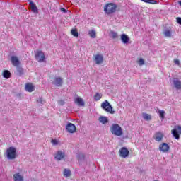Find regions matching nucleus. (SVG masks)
<instances>
[{
    "mask_svg": "<svg viewBox=\"0 0 181 181\" xmlns=\"http://www.w3.org/2000/svg\"><path fill=\"white\" fill-rule=\"evenodd\" d=\"M66 129L69 132V134H74L76 132V125L73 123H68V124L66 126Z\"/></svg>",
    "mask_w": 181,
    "mask_h": 181,
    "instance_id": "nucleus-10",
    "label": "nucleus"
},
{
    "mask_svg": "<svg viewBox=\"0 0 181 181\" xmlns=\"http://www.w3.org/2000/svg\"><path fill=\"white\" fill-rule=\"evenodd\" d=\"M164 35L166 37H170L172 36V32H170L169 30H166L164 32Z\"/></svg>",
    "mask_w": 181,
    "mask_h": 181,
    "instance_id": "nucleus-32",
    "label": "nucleus"
},
{
    "mask_svg": "<svg viewBox=\"0 0 181 181\" xmlns=\"http://www.w3.org/2000/svg\"><path fill=\"white\" fill-rule=\"evenodd\" d=\"M14 181H23V176L21 175L19 173L13 175Z\"/></svg>",
    "mask_w": 181,
    "mask_h": 181,
    "instance_id": "nucleus-21",
    "label": "nucleus"
},
{
    "mask_svg": "<svg viewBox=\"0 0 181 181\" xmlns=\"http://www.w3.org/2000/svg\"><path fill=\"white\" fill-rule=\"evenodd\" d=\"M2 75L4 78H11V71H9L8 70H4L3 71Z\"/></svg>",
    "mask_w": 181,
    "mask_h": 181,
    "instance_id": "nucleus-23",
    "label": "nucleus"
},
{
    "mask_svg": "<svg viewBox=\"0 0 181 181\" xmlns=\"http://www.w3.org/2000/svg\"><path fill=\"white\" fill-rule=\"evenodd\" d=\"M17 72L18 76H23V68L21 67L19 65L16 66Z\"/></svg>",
    "mask_w": 181,
    "mask_h": 181,
    "instance_id": "nucleus-27",
    "label": "nucleus"
},
{
    "mask_svg": "<svg viewBox=\"0 0 181 181\" xmlns=\"http://www.w3.org/2000/svg\"><path fill=\"white\" fill-rule=\"evenodd\" d=\"M142 117L145 121H151V119H152V117L148 113H143Z\"/></svg>",
    "mask_w": 181,
    "mask_h": 181,
    "instance_id": "nucleus-25",
    "label": "nucleus"
},
{
    "mask_svg": "<svg viewBox=\"0 0 181 181\" xmlns=\"http://www.w3.org/2000/svg\"><path fill=\"white\" fill-rule=\"evenodd\" d=\"M95 64H101L104 62V57L102 54H96L94 59Z\"/></svg>",
    "mask_w": 181,
    "mask_h": 181,
    "instance_id": "nucleus-13",
    "label": "nucleus"
},
{
    "mask_svg": "<svg viewBox=\"0 0 181 181\" xmlns=\"http://www.w3.org/2000/svg\"><path fill=\"white\" fill-rule=\"evenodd\" d=\"M60 11H61L62 12H64V13H67V11H66V8H60Z\"/></svg>",
    "mask_w": 181,
    "mask_h": 181,
    "instance_id": "nucleus-39",
    "label": "nucleus"
},
{
    "mask_svg": "<svg viewBox=\"0 0 181 181\" xmlns=\"http://www.w3.org/2000/svg\"><path fill=\"white\" fill-rule=\"evenodd\" d=\"M6 156L8 160H13L16 158V148L15 147H9L6 150Z\"/></svg>",
    "mask_w": 181,
    "mask_h": 181,
    "instance_id": "nucleus-3",
    "label": "nucleus"
},
{
    "mask_svg": "<svg viewBox=\"0 0 181 181\" xmlns=\"http://www.w3.org/2000/svg\"><path fill=\"white\" fill-rule=\"evenodd\" d=\"M101 94L100 93H96L95 95H94V100L95 101H100V100H101Z\"/></svg>",
    "mask_w": 181,
    "mask_h": 181,
    "instance_id": "nucleus-31",
    "label": "nucleus"
},
{
    "mask_svg": "<svg viewBox=\"0 0 181 181\" xmlns=\"http://www.w3.org/2000/svg\"><path fill=\"white\" fill-rule=\"evenodd\" d=\"M101 108L105 110L106 112H109L110 114H115V111L112 110V106L110 102H108V100H105L103 103H102Z\"/></svg>",
    "mask_w": 181,
    "mask_h": 181,
    "instance_id": "nucleus-4",
    "label": "nucleus"
},
{
    "mask_svg": "<svg viewBox=\"0 0 181 181\" xmlns=\"http://www.w3.org/2000/svg\"><path fill=\"white\" fill-rule=\"evenodd\" d=\"M28 2L32 12L33 13H39V9H37L36 4L32 0H28Z\"/></svg>",
    "mask_w": 181,
    "mask_h": 181,
    "instance_id": "nucleus-12",
    "label": "nucleus"
},
{
    "mask_svg": "<svg viewBox=\"0 0 181 181\" xmlns=\"http://www.w3.org/2000/svg\"><path fill=\"white\" fill-rule=\"evenodd\" d=\"M119 156H121V158H128V156L129 155V151L126 147H122L119 151Z\"/></svg>",
    "mask_w": 181,
    "mask_h": 181,
    "instance_id": "nucleus-7",
    "label": "nucleus"
},
{
    "mask_svg": "<svg viewBox=\"0 0 181 181\" xmlns=\"http://www.w3.org/2000/svg\"><path fill=\"white\" fill-rule=\"evenodd\" d=\"M52 84L57 87H62L63 86V79L62 77L55 76L52 81Z\"/></svg>",
    "mask_w": 181,
    "mask_h": 181,
    "instance_id": "nucleus-8",
    "label": "nucleus"
},
{
    "mask_svg": "<svg viewBox=\"0 0 181 181\" xmlns=\"http://www.w3.org/2000/svg\"><path fill=\"white\" fill-rule=\"evenodd\" d=\"M98 120L101 124H108V117L105 116H100Z\"/></svg>",
    "mask_w": 181,
    "mask_h": 181,
    "instance_id": "nucleus-20",
    "label": "nucleus"
},
{
    "mask_svg": "<svg viewBox=\"0 0 181 181\" xmlns=\"http://www.w3.org/2000/svg\"><path fill=\"white\" fill-rule=\"evenodd\" d=\"M170 147L169 146V144L167 143H162L159 145L158 150L160 151V152H168Z\"/></svg>",
    "mask_w": 181,
    "mask_h": 181,
    "instance_id": "nucleus-11",
    "label": "nucleus"
},
{
    "mask_svg": "<svg viewBox=\"0 0 181 181\" xmlns=\"http://www.w3.org/2000/svg\"><path fill=\"white\" fill-rule=\"evenodd\" d=\"M25 88L26 91H28V93H32V91H35V87L30 83L25 84Z\"/></svg>",
    "mask_w": 181,
    "mask_h": 181,
    "instance_id": "nucleus-19",
    "label": "nucleus"
},
{
    "mask_svg": "<svg viewBox=\"0 0 181 181\" xmlns=\"http://www.w3.org/2000/svg\"><path fill=\"white\" fill-rule=\"evenodd\" d=\"M35 59L37 62L42 63V62H45L46 59V56H45V53L43 52L38 50L35 53Z\"/></svg>",
    "mask_w": 181,
    "mask_h": 181,
    "instance_id": "nucleus-6",
    "label": "nucleus"
},
{
    "mask_svg": "<svg viewBox=\"0 0 181 181\" xmlns=\"http://www.w3.org/2000/svg\"><path fill=\"white\" fill-rule=\"evenodd\" d=\"M63 175H64V177H70V176H71V171H70V170H69V169L65 168L64 170Z\"/></svg>",
    "mask_w": 181,
    "mask_h": 181,
    "instance_id": "nucleus-24",
    "label": "nucleus"
},
{
    "mask_svg": "<svg viewBox=\"0 0 181 181\" xmlns=\"http://www.w3.org/2000/svg\"><path fill=\"white\" fill-rule=\"evenodd\" d=\"M51 143L52 144V145L56 146L59 144V141H57V140L56 139H52L51 140Z\"/></svg>",
    "mask_w": 181,
    "mask_h": 181,
    "instance_id": "nucleus-35",
    "label": "nucleus"
},
{
    "mask_svg": "<svg viewBox=\"0 0 181 181\" xmlns=\"http://www.w3.org/2000/svg\"><path fill=\"white\" fill-rule=\"evenodd\" d=\"M120 40L124 45H127V43H129L130 40L129 37H128L127 34H122Z\"/></svg>",
    "mask_w": 181,
    "mask_h": 181,
    "instance_id": "nucleus-16",
    "label": "nucleus"
},
{
    "mask_svg": "<svg viewBox=\"0 0 181 181\" xmlns=\"http://www.w3.org/2000/svg\"><path fill=\"white\" fill-rule=\"evenodd\" d=\"M163 133L160 132H157L155 134L153 139H155V141H156V142H160V141L163 139Z\"/></svg>",
    "mask_w": 181,
    "mask_h": 181,
    "instance_id": "nucleus-15",
    "label": "nucleus"
},
{
    "mask_svg": "<svg viewBox=\"0 0 181 181\" xmlns=\"http://www.w3.org/2000/svg\"><path fill=\"white\" fill-rule=\"evenodd\" d=\"M37 102L38 103V104H45V100H43V98H39L37 100Z\"/></svg>",
    "mask_w": 181,
    "mask_h": 181,
    "instance_id": "nucleus-34",
    "label": "nucleus"
},
{
    "mask_svg": "<svg viewBox=\"0 0 181 181\" xmlns=\"http://www.w3.org/2000/svg\"><path fill=\"white\" fill-rule=\"evenodd\" d=\"M110 132L116 136H121L124 132H122V128L118 124H112L110 127Z\"/></svg>",
    "mask_w": 181,
    "mask_h": 181,
    "instance_id": "nucleus-1",
    "label": "nucleus"
},
{
    "mask_svg": "<svg viewBox=\"0 0 181 181\" xmlns=\"http://www.w3.org/2000/svg\"><path fill=\"white\" fill-rule=\"evenodd\" d=\"M88 35L92 39H95V37H97V33H95V29H93L92 30H90L88 32Z\"/></svg>",
    "mask_w": 181,
    "mask_h": 181,
    "instance_id": "nucleus-22",
    "label": "nucleus"
},
{
    "mask_svg": "<svg viewBox=\"0 0 181 181\" xmlns=\"http://www.w3.org/2000/svg\"><path fill=\"white\" fill-rule=\"evenodd\" d=\"M110 35L112 36V39L118 38V33H117L115 31H110Z\"/></svg>",
    "mask_w": 181,
    "mask_h": 181,
    "instance_id": "nucleus-30",
    "label": "nucleus"
},
{
    "mask_svg": "<svg viewBox=\"0 0 181 181\" xmlns=\"http://www.w3.org/2000/svg\"><path fill=\"white\" fill-rule=\"evenodd\" d=\"M177 20V23L179 24V25H181V18L180 17H177L176 18Z\"/></svg>",
    "mask_w": 181,
    "mask_h": 181,
    "instance_id": "nucleus-38",
    "label": "nucleus"
},
{
    "mask_svg": "<svg viewBox=\"0 0 181 181\" xmlns=\"http://www.w3.org/2000/svg\"><path fill=\"white\" fill-rule=\"evenodd\" d=\"M175 64H179V61H178V60H176V61H175Z\"/></svg>",
    "mask_w": 181,
    "mask_h": 181,
    "instance_id": "nucleus-40",
    "label": "nucleus"
},
{
    "mask_svg": "<svg viewBox=\"0 0 181 181\" xmlns=\"http://www.w3.org/2000/svg\"><path fill=\"white\" fill-rule=\"evenodd\" d=\"M117 8H118V6L114 3H109L105 6L104 11L107 15H111V13L116 12Z\"/></svg>",
    "mask_w": 181,
    "mask_h": 181,
    "instance_id": "nucleus-2",
    "label": "nucleus"
},
{
    "mask_svg": "<svg viewBox=\"0 0 181 181\" xmlns=\"http://www.w3.org/2000/svg\"><path fill=\"white\" fill-rule=\"evenodd\" d=\"M144 64H145V61L144 60V59L140 58L139 60V66H144Z\"/></svg>",
    "mask_w": 181,
    "mask_h": 181,
    "instance_id": "nucleus-36",
    "label": "nucleus"
},
{
    "mask_svg": "<svg viewBox=\"0 0 181 181\" xmlns=\"http://www.w3.org/2000/svg\"><path fill=\"white\" fill-rule=\"evenodd\" d=\"M58 104H59V105H64V104H66V103L64 102V100H60L58 101Z\"/></svg>",
    "mask_w": 181,
    "mask_h": 181,
    "instance_id": "nucleus-37",
    "label": "nucleus"
},
{
    "mask_svg": "<svg viewBox=\"0 0 181 181\" xmlns=\"http://www.w3.org/2000/svg\"><path fill=\"white\" fill-rule=\"evenodd\" d=\"M71 33L72 36H74V37H78V32H77V30L72 29L71 30Z\"/></svg>",
    "mask_w": 181,
    "mask_h": 181,
    "instance_id": "nucleus-28",
    "label": "nucleus"
},
{
    "mask_svg": "<svg viewBox=\"0 0 181 181\" xmlns=\"http://www.w3.org/2000/svg\"><path fill=\"white\" fill-rule=\"evenodd\" d=\"M64 156H65L64 152H63L62 151H59L57 153V155L55 156V159L57 160H62V159H64Z\"/></svg>",
    "mask_w": 181,
    "mask_h": 181,
    "instance_id": "nucleus-18",
    "label": "nucleus"
},
{
    "mask_svg": "<svg viewBox=\"0 0 181 181\" xmlns=\"http://www.w3.org/2000/svg\"><path fill=\"white\" fill-rule=\"evenodd\" d=\"M171 134L174 138L176 139H180V135H181V126L177 125L175 126V129H173L171 131Z\"/></svg>",
    "mask_w": 181,
    "mask_h": 181,
    "instance_id": "nucleus-5",
    "label": "nucleus"
},
{
    "mask_svg": "<svg viewBox=\"0 0 181 181\" xmlns=\"http://www.w3.org/2000/svg\"><path fill=\"white\" fill-rule=\"evenodd\" d=\"M74 100L75 104H77L80 107H84V105H85L84 100H83V99L81 98H80V96H78V95L76 94L74 95Z\"/></svg>",
    "mask_w": 181,
    "mask_h": 181,
    "instance_id": "nucleus-9",
    "label": "nucleus"
},
{
    "mask_svg": "<svg viewBox=\"0 0 181 181\" xmlns=\"http://www.w3.org/2000/svg\"><path fill=\"white\" fill-rule=\"evenodd\" d=\"M84 154L80 153L77 155V158L78 159V160H84Z\"/></svg>",
    "mask_w": 181,
    "mask_h": 181,
    "instance_id": "nucleus-33",
    "label": "nucleus"
},
{
    "mask_svg": "<svg viewBox=\"0 0 181 181\" xmlns=\"http://www.w3.org/2000/svg\"><path fill=\"white\" fill-rule=\"evenodd\" d=\"M158 114L162 121H163V119H165V110H159Z\"/></svg>",
    "mask_w": 181,
    "mask_h": 181,
    "instance_id": "nucleus-29",
    "label": "nucleus"
},
{
    "mask_svg": "<svg viewBox=\"0 0 181 181\" xmlns=\"http://www.w3.org/2000/svg\"><path fill=\"white\" fill-rule=\"evenodd\" d=\"M173 83L176 90H181V81L179 79H173Z\"/></svg>",
    "mask_w": 181,
    "mask_h": 181,
    "instance_id": "nucleus-17",
    "label": "nucleus"
},
{
    "mask_svg": "<svg viewBox=\"0 0 181 181\" xmlns=\"http://www.w3.org/2000/svg\"><path fill=\"white\" fill-rule=\"evenodd\" d=\"M11 60L13 66H14L15 67H18V66H20L21 62L19 61L18 57L12 56Z\"/></svg>",
    "mask_w": 181,
    "mask_h": 181,
    "instance_id": "nucleus-14",
    "label": "nucleus"
},
{
    "mask_svg": "<svg viewBox=\"0 0 181 181\" xmlns=\"http://www.w3.org/2000/svg\"><path fill=\"white\" fill-rule=\"evenodd\" d=\"M143 2H145L146 4H151V5H156L158 4V1L156 0H141Z\"/></svg>",
    "mask_w": 181,
    "mask_h": 181,
    "instance_id": "nucleus-26",
    "label": "nucleus"
}]
</instances>
